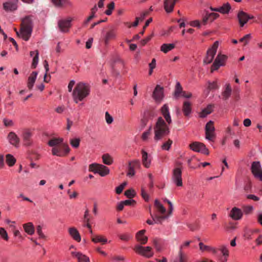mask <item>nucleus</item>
Instances as JSON below:
<instances>
[{
    "mask_svg": "<svg viewBox=\"0 0 262 262\" xmlns=\"http://www.w3.org/2000/svg\"><path fill=\"white\" fill-rule=\"evenodd\" d=\"M90 94L89 85L83 82L78 83L73 92V97L75 103L82 101Z\"/></svg>",
    "mask_w": 262,
    "mask_h": 262,
    "instance_id": "obj_2",
    "label": "nucleus"
},
{
    "mask_svg": "<svg viewBox=\"0 0 262 262\" xmlns=\"http://www.w3.org/2000/svg\"><path fill=\"white\" fill-rule=\"evenodd\" d=\"M254 233V231L252 230H248L245 231L244 234V237L245 238L249 240L252 238V235Z\"/></svg>",
    "mask_w": 262,
    "mask_h": 262,
    "instance_id": "obj_63",
    "label": "nucleus"
},
{
    "mask_svg": "<svg viewBox=\"0 0 262 262\" xmlns=\"http://www.w3.org/2000/svg\"><path fill=\"white\" fill-rule=\"evenodd\" d=\"M38 73L36 71L33 72L28 79L27 86L31 90L32 89L35 82Z\"/></svg>",
    "mask_w": 262,
    "mask_h": 262,
    "instance_id": "obj_29",
    "label": "nucleus"
},
{
    "mask_svg": "<svg viewBox=\"0 0 262 262\" xmlns=\"http://www.w3.org/2000/svg\"><path fill=\"white\" fill-rule=\"evenodd\" d=\"M178 0H164V8L167 13L173 11L174 7Z\"/></svg>",
    "mask_w": 262,
    "mask_h": 262,
    "instance_id": "obj_22",
    "label": "nucleus"
},
{
    "mask_svg": "<svg viewBox=\"0 0 262 262\" xmlns=\"http://www.w3.org/2000/svg\"><path fill=\"white\" fill-rule=\"evenodd\" d=\"M162 117H158L154 126V140L157 142L162 140L165 136L169 135V126Z\"/></svg>",
    "mask_w": 262,
    "mask_h": 262,
    "instance_id": "obj_1",
    "label": "nucleus"
},
{
    "mask_svg": "<svg viewBox=\"0 0 262 262\" xmlns=\"http://www.w3.org/2000/svg\"><path fill=\"white\" fill-rule=\"evenodd\" d=\"M185 116H189L192 112V104L189 101H185L183 102L182 108Z\"/></svg>",
    "mask_w": 262,
    "mask_h": 262,
    "instance_id": "obj_24",
    "label": "nucleus"
},
{
    "mask_svg": "<svg viewBox=\"0 0 262 262\" xmlns=\"http://www.w3.org/2000/svg\"><path fill=\"white\" fill-rule=\"evenodd\" d=\"M251 38L250 34H247L239 39V42H244L245 45H247Z\"/></svg>",
    "mask_w": 262,
    "mask_h": 262,
    "instance_id": "obj_64",
    "label": "nucleus"
},
{
    "mask_svg": "<svg viewBox=\"0 0 262 262\" xmlns=\"http://www.w3.org/2000/svg\"><path fill=\"white\" fill-rule=\"evenodd\" d=\"M218 250L220 251L224 256H229V252L226 246L221 245L219 247Z\"/></svg>",
    "mask_w": 262,
    "mask_h": 262,
    "instance_id": "obj_50",
    "label": "nucleus"
},
{
    "mask_svg": "<svg viewBox=\"0 0 262 262\" xmlns=\"http://www.w3.org/2000/svg\"><path fill=\"white\" fill-rule=\"evenodd\" d=\"M33 28L32 21L29 16H26L23 20L20 30V37L25 41L30 38Z\"/></svg>",
    "mask_w": 262,
    "mask_h": 262,
    "instance_id": "obj_3",
    "label": "nucleus"
},
{
    "mask_svg": "<svg viewBox=\"0 0 262 262\" xmlns=\"http://www.w3.org/2000/svg\"><path fill=\"white\" fill-rule=\"evenodd\" d=\"M8 139L9 143L15 147H18L19 145V138L16 134L13 132H10L8 135Z\"/></svg>",
    "mask_w": 262,
    "mask_h": 262,
    "instance_id": "obj_20",
    "label": "nucleus"
},
{
    "mask_svg": "<svg viewBox=\"0 0 262 262\" xmlns=\"http://www.w3.org/2000/svg\"><path fill=\"white\" fill-rule=\"evenodd\" d=\"M102 160L104 164L110 165L113 162V159L112 157L108 154H104L102 157Z\"/></svg>",
    "mask_w": 262,
    "mask_h": 262,
    "instance_id": "obj_46",
    "label": "nucleus"
},
{
    "mask_svg": "<svg viewBox=\"0 0 262 262\" xmlns=\"http://www.w3.org/2000/svg\"><path fill=\"white\" fill-rule=\"evenodd\" d=\"M71 19L59 20L58 26L60 30L64 33L69 32V29L71 26Z\"/></svg>",
    "mask_w": 262,
    "mask_h": 262,
    "instance_id": "obj_18",
    "label": "nucleus"
},
{
    "mask_svg": "<svg viewBox=\"0 0 262 262\" xmlns=\"http://www.w3.org/2000/svg\"><path fill=\"white\" fill-rule=\"evenodd\" d=\"M119 237L121 240L127 242L132 237V236L129 234L125 233L119 235Z\"/></svg>",
    "mask_w": 262,
    "mask_h": 262,
    "instance_id": "obj_59",
    "label": "nucleus"
},
{
    "mask_svg": "<svg viewBox=\"0 0 262 262\" xmlns=\"http://www.w3.org/2000/svg\"><path fill=\"white\" fill-rule=\"evenodd\" d=\"M141 167L140 162L139 160H134L128 162V172L127 176L133 177L135 174V169L140 168Z\"/></svg>",
    "mask_w": 262,
    "mask_h": 262,
    "instance_id": "obj_15",
    "label": "nucleus"
},
{
    "mask_svg": "<svg viewBox=\"0 0 262 262\" xmlns=\"http://www.w3.org/2000/svg\"><path fill=\"white\" fill-rule=\"evenodd\" d=\"M213 105L211 104L208 105L206 108L203 109L200 113L199 116L201 118H205L208 115L211 114L213 112Z\"/></svg>",
    "mask_w": 262,
    "mask_h": 262,
    "instance_id": "obj_35",
    "label": "nucleus"
},
{
    "mask_svg": "<svg viewBox=\"0 0 262 262\" xmlns=\"http://www.w3.org/2000/svg\"><path fill=\"white\" fill-rule=\"evenodd\" d=\"M63 139L61 138H53L48 142V145L51 147H56L63 142Z\"/></svg>",
    "mask_w": 262,
    "mask_h": 262,
    "instance_id": "obj_42",
    "label": "nucleus"
},
{
    "mask_svg": "<svg viewBox=\"0 0 262 262\" xmlns=\"http://www.w3.org/2000/svg\"><path fill=\"white\" fill-rule=\"evenodd\" d=\"M188 257L183 251H179L178 255L172 261V262H187Z\"/></svg>",
    "mask_w": 262,
    "mask_h": 262,
    "instance_id": "obj_34",
    "label": "nucleus"
},
{
    "mask_svg": "<svg viewBox=\"0 0 262 262\" xmlns=\"http://www.w3.org/2000/svg\"><path fill=\"white\" fill-rule=\"evenodd\" d=\"M229 216L234 221H239L243 216V212L241 209L234 207L230 210Z\"/></svg>",
    "mask_w": 262,
    "mask_h": 262,
    "instance_id": "obj_16",
    "label": "nucleus"
},
{
    "mask_svg": "<svg viewBox=\"0 0 262 262\" xmlns=\"http://www.w3.org/2000/svg\"><path fill=\"white\" fill-rule=\"evenodd\" d=\"M89 168L91 171L99 174L101 177H104L110 173V169L107 167L100 164H92L90 165Z\"/></svg>",
    "mask_w": 262,
    "mask_h": 262,
    "instance_id": "obj_6",
    "label": "nucleus"
},
{
    "mask_svg": "<svg viewBox=\"0 0 262 262\" xmlns=\"http://www.w3.org/2000/svg\"><path fill=\"white\" fill-rule=\"evenodd\" d=\"M227 59V56L219 54L211 67V72L213 73L214 71L217 70L220 67L225 66Z\"/></svg>",
    "mask_w": 262,
    "mask_h": 262,
    "instance_id": "obj_8",
    "label": "nucleus"
},
{
    "mask_svg": "<svg viewBox=\"0 0 262 262\" xmlns=\"http://www.w3.org/2000/svg\"><path fill=\"white\" fill-rule=\"evenodd\" d=\"M189 25L193 27H196L198 28H200L201 26V24L199 20H194L193 21H191L189 23Z\"/></svg>",
    "mask_w": 262,
    "mask_h": 262,
    "instance_id": "obj_62",
    "label": "nucleus"
},
{
    "mask_svg": "<svg viewBox=\"0 0 262 262\" xmlns=\"http://www.w3.org/2000/svg\"><path fill=\"white\" fill-rule=\"evenodd\" d=\"M115 8V3L112 2L107 5V9L105 11V13L107 15H110L112 13L113 10Z\"/></svg>",
    "mask_w": 262,
    "mask_h": 262,
    "instance_id": "obj_52",
    "label": "nucleus"
},
{
    "mask_svg": "<svg viewBox=\"0 0 262 262\" xmlns=\"http://www.w3.org/2000/svg\"><path fill=\"white\" fill-rule=\"evenodd\" d=\"M39 52L38 50H35V55L33 58L31 67L32 69H35L37 67L38 62Z\"/></svg>",
    "mask_w": 262,
    "mask_h": 262,
    "instance_id": "obj_48",
    "label": "nucleus"
},
{
    "mask_svg": "<svg viewBox=\"0 0 262 262\" xmlns=\"http://www.w3.org/2000/svg\"><path fill=\"white\" fill-rule=\"evenodd\" d=\"M24 229L26 233L29 235H32L34 233V228L32 223H28L23 225Z\"/></svg>",
    "mask_w": 262,
    "mask_h": 262,
    "instance_id": "obj_41",
    "label": "nucleus"
},
{
    "mask_svg": "<svg viewBox=\"0 0 262 262\" xmlns=\"http://www.w3.org/2000/svg\"><path fill=\"white\" fill-rule=\"evenodd\" d=\"M183 91V88L180 83L179 82H177L174 92V96L176 98L179 97Z\"/></svg>",
    "mask_w": 262,
    "mask_h": 262,
    "instance_id": "obj_45",
    "label": "nucleus"
},
{
    "mask_svg": "<svg viewBox=\"0 0 262 262\" xmlns=\"http://www.w3.org/2000/svg\"><path fill=\"white\" fill-rule=\"evenodd\" d=\"M124 194L127 198L132 199L135 196L136 193L134 189H129L125 191Z\"/></svg>",
    "mask_w": 262,
    "mask_h": 262,
    "instance_id": "obj_51",
    "label": "nucleus"
},
{
    "mask_svg": "<svg viewBox=\"0 0 262 262\" xmlns=\"http://www.w3.org/2000/svg\"><path fill=\"white\" fill-rule=\"evenodd\" d=\"M150 214L155 224H162L164 220L167 219L169 217L168 215H154L152 214L150 211Z\"/></svg>",
    "mask_w": 262,
    "mask_h": 262,
    "instance_id": "obj_33",
    "label": "nucleus"
},
{
    "mask_svg": "<svg viewBox=\"0 0 262 262\" xmlns=\"http://www.w3.org/2000/svg\"><path fill=\"white\" fill-rule=\"evenodd\" d=\"M91 239L95 244L101 243L102 244H105L107 242V238L101 235H92Z\"/></svg>",
    "mask_w": 262,
    "mask_h": 262,
    "instance_id": "obj_31",
    "label": "nucleus"
},
{
    "mask_svg": "<svg viewBox=\"0 0 262 262\" xmlns=\"http://www.w3.org/2000/svg\"><path fill=\"white\" fill-rule=\"evenodd\" d=\"M80 139L79 138H74L70 140V144L74 148H78L80 144Z\"/></svg>",
    "mask_w": 262,
    "mask_h": 262,
    "instance_id": "obj_55",
    "label": "nucleus"
},
{
    "mask_svg": "<svg viewBox=\"0 0 262 262\" xmlns=\"http://www.w3.org/2000/svg\"><path fill=\"white\" fill-rule=\"evenodd\" d=\"M154 116V113L152 110H146L144 111L143 114V119L141 120L142 123H143L144 126L146 124L147 122L148 121L149 119H151Z\"/></svg>",
    "mask_w": 262,
    "mask_h": 262,
    "instance_id": "obj_30",
    "label": "nucleus"
},
{
    "mask_svg": "<svg viewBox=\"0 0 262 262\" xmlns=\"http://www.w3.org/2000/svg\"><path fill=\"white\" fill-rule=\"evenodd\" d=\"M72 255L77 258L78 262H90V258L86 255L79 252H72Z\"/></svg>",
    "mask_w": 262,
    "mask_h": 262,
    "instance_id": "obj_25",
    "label": "nucleus"
},
{
    "mask_svg": "<svg viewBox=\"0 0 262 262\" xmlns=\"http://www.w3.org/2000/svg\"><path fill=\"white\" fill-rule=\"evenodd\" d=\"M97 7L96 5L94 6L91 10V15L87 18V19L84 21V24L86 25L88 24L90 21H91L93 18L95 17V14L97 11Z\"/></svg>",
    "mask_w": 262,
    "mask_h": 262,
    "instance_id": "obj_47",
    "label": "nucleus"
},
{
    "mask_svg": "<svg viewBox=\"0 0 262 262\" xmlns=\"http://www.w3.org/2000/svg\"><path fill=\"white\" fill-rule=\"evenodd\" d=\"M3 8L6 11H13L17 9L16 3L12 2H5L3 4Z\"/></svg>",
    "mask_w": 262,
    "mask_h": 262,
    "instance_id": "obj_32",
    "label": "nucleus"
},
{
    "mask_svg": "<svg viewBox=\"0 0 262 262\" xmlns=\"http://www.w3.org/2000/svg\"><path fill=\"white\" fill-rule=\"evenodd\" d=\"M243 210L242 211L243 212V214H245L246 215H248L251 214L253 210V207L252 206L250 205L245 206L243 207Z\"/></svg>",
    "mask_w": 262,
    "mask_h": 262,
    "instance_id": "obj_53",
    "label": "nucleus"
},
{
    "mask_svg": "<svg viewBox=\"0 0 262 262\" xmlns=\"http://www.w3.org/2000/svg\"><path fill=\"white\" fill-rule=\"evenodd\" d=\"M190 148L195 152H201L205 155L209 154V150L206 147V145L201 142H194L189 144Z\"/></svg>",
    "mask_w": 262,
    "mask_h": 262,
    "instance_id": "obj_10",
    "label": "nucleus"
},
{
    "mask_svg": "<svg viewBox=\"0 0 262 262\" xmlns=\"http://www.w3.org/2000/svg\"><path fill=\"white\" fill-rule=\"evenodd\" d=\"M164 97V89L160 85H157L152 93V97L155 100L160 103L163 100Z\"/></svg>",
    "mask_w": 262,
    "mask_h": 262,
    "instance_id": "obj_13",
    "label": "nucleus"
},
{
    "mask_svg": "<svg viewBox=\"0 0 262 262\" xmlns=\"http://www.w3.org/2000/svg\"><path fill=\"white\" fill-rule=\"evenodd\" d=\"M16 160L14 156L11 154H7L6 155V163L7 164L11 167L13 166L16 163Z\"/></svg>",
    "mask_w": 262,
    "mask_h": 262,
    "instance_id": "obj_43",
    "label": "nucleus"
},
{
    "mask_svg": "<svg viewBox=\"0 0 262 262\" xmlns=\"http://www.w3.org/2000/svg\"><path fill=\"white\" fill-rule=\"evenodd\" d=\"M116 36V32L114 30H110L108 31L105 37H104V42L105 45H107L109 41L112 40L115 38Z\"/></svg>",
    "mask_w": 262,
    "mask_h": 262,
    "instance_id": "obj_37",
    "label": "nucleus"
},
{
    "mask_svg": "<svg viewBox=\"0 0 262 262\" xmlns=\"http://www.w3.org/2000/svg\"><path fill=\"white\" fill-rule=\"evenodd\" d=\"M251 170L254 178L262 182V168L259 161L252 163Z\"/></svg>",
    "mask_w": 262,
    "mask_h": 262,
    "instance_id": "obj_12",
    "label": "nucleus"
},
{
    "mask_svg": "<svg viewBox=\"0 0 262 262\" xmlns=\"http://www.w3.org/2000/svg\"><path fill=\"white\" fill-rule=\"evenodd\" d=\"M231 9L230 5L228 3L224 4L222 6L217 8V12L222 14L229 13Z\"/></svg>",
    "mask_w": 262,
    "mask_h": 262,
    "instance_id": "obj_38",
    "label": "nucleus"
},
{
    "mask_svg": "<svg viewBox=\"0 0 262 262\" xmlns=\"http://www.w3.org/2000/svg\"><path fill=\"white\" fill-rule=\"evenodd\" d=\"M142 162L145 168H149L151 165V159L148 157V154L144 150H141Z\"/></svg>",
    "mask_w": 262,
    "mask_h": 262,
    "instance_id": "obj_26",
    "label": "nucleus"
},
{
    "mask_svg": "<svg viewBox=\"0 0 262 262\" xmlns=\"http://www.w3.org/2000/svg\"><path fill=\"white\" fill-rule=\"evenodd\" d=\"M0 235L1 236L2 238H3L4 240L6 241L8 240L9 237L8 236V234L6 230L4 228H0Z\"/></svg>",
    "mask_w": 262,
    "mask_h": 262,
    "instance_id": "obj_57",
    "label": "nucleus"
},
{
    "mask_svg": "<svg viewBox=\"0 0 262 262\" xmlns=\"http://www.w3.org/2000/svg\"><path fill=\"white\" fill-rule=\"evenodd\" d=\"M151 128V127H150L147 130L144 132L142 134V136H141V139L143 141H147V140L149 138V136L150 135Z\"/></svg>",
    "mask_w": 262,
    "mask_h": 262,
    "instance_id": "obj_54",
    "label": "nucleus"
},
{
    "mask_svg": "<svg viewBox=\"0 0 262 262\" xmlns=\"http://www.w3.org/2000/svg\"><path fill=\"white\" fill-rule=\"evenodd\" d=\"M182 163H176L171 171V181L177 187L183 186Z\"/></svg>",
    "mask_w": 262,
    "mask_h": 262,
    "instance_id": "obj_4",
    "label": "nucleus"
},
{
    "mask_svg": "<svg viewBox=\"0 0 262 262\" xmlns=\"http://www.w3.org/2000/svg\"><path fill=\"white\" fill-rule=\"evenodd\" d=\"M172 144V141L168 139V140L164 142L161 146V148L164 150H169Z\"/></svg>",
    "mask_w": 262,
    "mask_h": 262,
    "instance_id": "obj_49",
    "label": "nucleus"
},
{
    "mask_svg": "<svg viewBox=\"0 0 262 262\" xmlns=\"http://www.w3.org/2000/svg\"><path fill=\"white\" fill-rule=\"evenodd\" d=\"M145 232V230H141L138 231L136 235L137 241L142 245L145 244L148 241V237L144 235Z\"/></svg>",
    "mask_w": 262,
    "mask_h": 262,
    "instance_id": "obj_23",
    "label": "nucleus"
},
{
    "mask_svg": "<svg viewBox=\"0 0 262 262\" xmlns=\"http://www.w3.org/2000/svg\"><path fill=\"white\" fill-rule=\"evenodd\" d=\"M199 245L200 250H201L202 252L210 251V250L211 249V247L205 245L202 242H200Z\"/></svg>",
    "mask_w": 262,
    "mask_h": 262,
    "instance_id": "obj_58",
    "label": "nucleus"
},
{
    "mask_svg": "<svg viewBox=\"0 0 262 262\" xmlns=\"http://www.w3.org/2000/svg\"><path fill=\"white\" fill-rule=\"evenodd\" d=\"M155 206L157 209L158 211L162 214L166 212V209L163 205L159 202V200H156L154 203Z\"/></svg>",
    "mask_w": 262,
    "mask_h": 262,
    "instance_id": "obj_44",
    "label": "nucleus"
},
{
    "mask_svg": "<svg viewBox=\"0 0 262 262\" xmlns=\"http://www.w3.org/2000/svg\"><path fill=\"white\" fill-rule=\"evenodd\" d=\"M134 250L136 253L146 258L151 257L154 255L152 248L149 246L143 247L141 245H137L135 246Z\"/></svg>",
    "mask_w": 262,
    "mask_h": 262,
    "instance_id": "obj_7",
    "label": "nucleus"
},
{
    "mask_svg": "<svg viewBox=\"0 0 262 262\" xmlns=\"http://www.w3.org/2000/svg\"><path fill=\"white\" fill-rule=\"evenodd\" d=\"M52 2L56 7L59 8L72 6V3L69 0H52Z\"/></svg>",
    "mask_w": 262,
    "mask_h": 262,
    "instance_id": "obj_28",
    "label": "nucleus"
},
{
    "mask_svg": "<svg viewBox=\"0 0 262 262\" xmlns=\"http://www.w3.org/2000/svg\"><path fill=\"white\" fill-rule=\"evenodd\" d=\"M32 133L29 129H25L23 133V139L24 144L26 146H30L32 144V141L31 140L32 137Z\"/></svg>",
    "mask_w": 262,
    "mask_h": 262,
    "instance_id": "obj_21",
    "label": "nucleus"
},
{
    "mask_svg": "<svg viewBox=\"0 0 262 262\" xmlns=\"http://www.w3.org/2000/svg\"><path fill=\"white\" fill-rule=\"evenodd\" d=\"M237 17L241 27H244L249 19L254 18L253 15H249L243 11L238 12Z\"/></svg>",
    "mask_w": 262,
    "mask_h": 262,
    "instance_id": "obj_14",
    "label": "nucleus"
},
{
    "mask_svg": "<svg viewBox=\"0 0 262 262\" xmlns=\"http://www.w3.org/2000/svg\"><path fill=\"white\" fill-rule=\"evenodd\" d=\"M69 147L67 144H63L60 146L54 147L52 149V153L54 156L58 157H64L70 151Z\"/></svg>",
    "mask_w": 262,
    "mask_h": 262,
    "instance_id": "obj_11",
    "label": "nucleus"
},
{
    "mask_svg": "<svg viewBox=\"0 0 262 262\" xmlns=\"http://www.w3.org/2000/svg\"><path fill=\"white\" fill-rule=\"evenodd\" d=\"M161 113L165 119L166 123L169 125L172 123V120L170 115L169 110L167 104H165L161 108Z\"/></svg>",
    "mask_w": 262,
    "mask_h": 262,
    "instance_id": "obj_19",
    "label": "nucleus"
},
{
    "mask_svg": "<svg viewBox=\"0 0 262 262\" xmlns=\"http://www.w3.org/2000/svg\"><path fill=\"white\" fill-rule=\"evenodd\" d=\"M152 243L157 251H160L161 250L162 246L160 244V239L158 238H155L152 241Z\"/></svg>",
    "mask_w": 262,
    "mask_h": 262,
    "instance_id": "obj_56",
    "label": "nucleus"
},
{
    "mask_svg": "<svg viewBox=\"0 0 262 262\" xmlns=\"http://www.w3.org/2000/svg\"><path fill=\"white\" fill-rule=\"evenodd\" d=\"M219 14L216 13H208L206 12L202 18V24L206 25L208 22H212L219 17Z\"/></svg>",
    "mask_w": 262,
    "mask_h": 262,
    "instance_id": "obj_17",
    "label": "nucleus"
},
{
    "mask_svg": "<svg viewBox=\"0 0 262 262\" xmlns=\"http://www.w3.org/2000/svg\"><path fill=\"white\" fill-rule=\"evenodd\" d=\"M68 231L69 234L73 238V239L77 241V242H80L81 241L80 235L76 228H69Z\"/></svg>",
    "mask_w": 262,
    "mask_h": 262,
    "instance_id": "obj_27",
    "label": "nucleus"
},
{
    "mask_svg": "<svg viewBox=\"0 0 262 262\" xmlns=\"http://www.w3.org/2000/svg\"><path fill=\"white\" fill-rule=\"evenodd\" d=\"M188 164L189 167L192 169H196L200 166L199 163V160L195 158H192L188 160Z\"/></svg>",
    "mask_w": 262,
    "mask_h": 262,
    "instance_id": "obj_40",
    "label": "nucleus"
},
{
    "mask_svg": "<svg viewBox=\"0 0 262 262\" xmlns=\"http://www.w3.org/2000/svg\"><path fill=\"white\" fill-rule=\"evenodd\" d=\"M175 48L174 43H163L160 47L161 51L164 53H167Z\"/></svg>",
    "mask_w": 262,
    "mask_h": 262,
    "instance_id": "obj_39",
    "label": "nucleus"
},
{
    "mask_svg": "<svg viewBox=\"0 0 262 262\" xmlns=\"http://www.w3.org/2000/svg\"><path fill=\"white\" fill-rule=\"evenodd\" d=\"M215 127L214 122L210 120L207 123L205 126V137L206 139L210 141L213 142L215 138Z\"/></svg>",
    "mask_w": 262,
    "mask_h": 262,
    "instance_id": "obj_9",
    "label": "nucleus"
},
{
    "mask_svg": "<svg viewBox=\"0 0 262 262\" xmlns=\"http://www.w3.org/2000/svg\"><path fill=\"white\" fill-rule=\"evenodd\" d=\"M231 91L232 89L230 84L229 83H226L225 85V89L222 94L223 99L224 100L228 99L231 95Z\"/></svg>",
    "mask_w": 262,
    "mask_h": 262,
    "instance_id": "obj_36",
    "label": "nucleus"
},
{
    "mask_svg": "<svg viewBox=\"0 0 262 262\" xmlns=\"http://www.w3.org/2000/svg\"><path fill=\"white\" fill-rule=\"evenodd\" d=\"M141 196L145 202H148L149 200V195L146 193L144 188H141Z\"/></svg>",
    "mask_w": 262,
    "mask_h": 262,
    "instance_id": "obj_60",
    "label": "nucleus"
},
{
    "mask_svg": "<svg viewBox=\"0 0 262 262\" xmlns=\"http://www.w3.org/2000/svg\"><path fill=\"white\" fill-rule=\"evenodd\" d=\"M218 47L219 42L218 41H215L211 47L207 50L206 55L203 60V63L204 64H208L212 62L214 58V56L216 54Z\"/></svg>",
    "mask_w": 262,
    "mask_h": 262,
    "instance_id": "obj_5",
    "label": "nucleus"
},
{
    "mask_svg": "<svg viewBox=\"0 0 262 262\" xmlns=\"http://www.w3.org/2000/svg\"><path fill=\"white\" fill-rule=\"evenodd\" d=\"M218 88V85L216 81L212 82H208V89L209 90H215Z\"/></svg>",
    "mask_w": 262,
    "mask_h": 262,
    "instance_id": "obj_61",
    "label": "nucleus"
}]
</instances>
